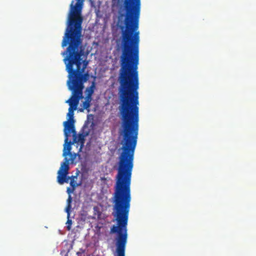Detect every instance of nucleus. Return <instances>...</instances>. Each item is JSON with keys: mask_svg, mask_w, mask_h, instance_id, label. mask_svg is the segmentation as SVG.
Instances as JSON below:
<instances>
[{"mask_svg": "<svg viewBox=\"0 0 256 256\" xmlns=\"http://www.w3.org/2000/svg\"><path fill=\"white\" fill-rule=\"evenodd\" d=\"M74 188H72V189L68 188V189H67V192L68 194H69V195H70V194L74 192Z\"/></svg>", "mask_w": 256, "mask_h": 256, "instance_id": "obj_15", "label": "nucleus"}, {"mask_svg": "<svg viewBox=\"0 0 256 256\" xmlns=\"http://www.w3.org/2000/svg\"><path fill=\"white\" fill-rule=\"evenodd\" d=\"M80 256H96L93 254L83 253L81 254Z\"/></svg>", "mask_w": 256, "mask_h": 256, "instance_id": "obj_14", "label": "nucleus"}, {"mask_svg": "<svg viewBox=\"0 0 256 256\" xmlns=\"http://www.w3.org/2000/svg\"><path fill=\"white\" fill-rule=\"evenodd\" d=\"M64 144L68 145V138L70 136V134H73V142L72 144H76L78 142L81 143L82 144H84V138L90 134V129L87 126H84L82 129V132L76 135V132L75 131L74 126L72 123L68 122H64Z\"/></svg>", "mask_w": 256, "mask_h": 256, "instance_id": "obj_3", "label": "nucleus"}, {"mask_svg": "<svg viewBox=\"0 0 256 256\" xmlns=\"http://www.w3.org/2000/svg\"><path fill=\"white\" fill-rule=\"evenodd\" d=\"M71 144L72 142L70 141H69L68 145L64 144L62 156H69L70 158L68 160L67 158H65V162L62 164L60 168H59L58 170V184H64V182H68V178H66V176L68 174L69 169L68 162H70L71 164H74L77 156V154H73L70 152Z\"/></svg>", "mask_w": 256, "mask_h": 256, "instance_id": "obj_2", "label": "nucleus"}, {"mask_svg": "<svg viewBox=\"0 0 256 256\" xmlns=\"http://www.w3.org/2000/svg\"><path fill=\"white\" fill-rule=\"evenodd\" d=\"M90 2L91 4H94V2H93L92 0H90Z\"/></svg>", "mask_w": 256, "mask_h": 256, "instance_id": "obj_18", "label": "nucleus"}, {"mask_svg": "<svg viewBox=\"0 0 256 256\" xmlns=\"http://www.w3.org/2000/svg\"><path fill=\"white\" fill-rule=\"evenodd\" d=\"M67 228L68 230H70L71 229V225L72 224V221L70 219L68 218V220L67 221Z\"/></svg>", "mask_w": 256, "mask_h": 256, "instance_id": "obj_10", "label": "nucleus"}, {"mask_svg": "<svg viewBox=\"0 0 256 256\" xmlns=\"http://www.w3.org/2000/svg\"><path fill=\"white\" fill-rule=\"evenodd\" d=\"M114 256H125V252H115Z\"/></svg>", "mask_w": 256, "mask_h": 256, "instance_id": "obj_12", "label": "nucleus"}, {"mask_svg": "<svg viewBox=\"0 0 256 256\" xmlns=\"http://www.w3.org/2000/svg\"><path fill=\"white\" fill-rule=\"evenodd\" d=\"M96 228H98L100 230V226H97Z\"/></svg>", "mask_w": 256, "mask_h": 256, "instance_id": "obj_16", "label": "nucleus"}, {"mask_svg": "<svg viewBox=\"0 0 256 256\" xmlns=\"http://www.w3.org/2000/svg\"><path fill=\"white\" fill-rule=\"evenodd\" d=\"M72 202V198L70 195H68V198L67 200V205L71 206V202Z\"/></svg>", "mask_w": 256, "mask_h": 256, "instance_id": "obj_13", "label": "nucleus"}, {"mask_svg": "<svg viewBox=\"0 0 256 256\" xmlns=\"http://www.w3.org/2000/svg\"><path fill=\"white\" fill-rule=\"evenodd\" d=\"M84 0H72L68 14H82Z\"/></svg>", "mask_w": 256, "mask_h": 256, "instance_id": "obj_4", "label": "nucleus"}, {"mask_svg": "<svg viewBox=\"0 0 256 256\" xmlns=\"http://www.w3.org/2000/svg\"><path fill=\"white\" fill-rule=\"evenodd\" d=\"M71 208H72L71 205L66 206L65 210H66V213L68 214V218H69L70 212Z\"/></svg>", "mask_w": 256, "mask_h": 256, "instance_id": "obj_9", "label": "nucleus"}, {"mask_svg": "<svg viewBox=\"0 0 256 256\" xmlns=\"http://www.w3.org/2000/svg\"><path fill=\"white\" fill-rule=\"evenodd\" d=\"M92 95H86V97H85V102H91V100H92Z\"/></svg>", "mask_w": 256, "mask_h": 256, "instance_id": "obj_11", "label": "nucleus"}, {"mask_svg": "<svg viewBox=\"0 0 256 256\" xmlns=\"http://www.w3.org/2000/svg\"><path fill=\"white\" fill-rule=\"evenodd\" d=\"M96 85V84L95 83V82L94 81L92 82V84H91L90 86L86 88V90H85V92H86V95H92L94 92V90L95 89V86Z\"/></svg>", "mask_w": 256, "mask_h": 256, "instance_id": "obj_5", "label": "nucleus"}, {"mask_svg": "<svg viewBox=\"0 0 256 256\" xmlns=\"http://www.w3.org/2000/svg\"><path fill=\"white\" fill-rule=\"evenodd\" d=\"M94 218H100L101 216V212L100 210V209L97 206L94 207Z\"/></svg>", "mask_w": 256, "mask_h": 256, "instance_id": "obj_6", "label": "nucleus"}, {"mask_svg": "<svg viewBox=\"0 0 256 256\" xmlns=\"http://www.w3.org/2000/svg\"><path fill=\"white\" fill-rule=\"evenodd\" d=\"M112 227H110V232H112Z\"/></svg>", "mask_w": 256, "mask_h": 256, "instance_id": "obj_17", "label": "nucleus"}, {"mask_svg": "<svg viewBox=\"0 0 256 256\" xmlns=\"http://www.w3.org/2000/svg\"><path fill=\"white\" fill-rule=\"evenodd\" d=\"M82 30H66L62 42V46H67L61 54L64 56V62L66 70L68 74L67 82L69 90L72 91L70 98L66 103L68 104V122L74 125V111L76 110L79 100L82 98V91L84 83L88 78V73H84L88 65V62L82 60V56L84 51L81 39Z\"/></svg>", "mask_w": 256, "mask_h": 256, "instance_id": "obj_1", "label": "nucleus"}, {"mask_svg": "<svg viewBox=\"0 0 256 256\" xmlns=\"http://www.w3.org/2000/svg\"><path fill=\"white\" fill-rule=\"evenodd\" d=\"M74 176H72V180L70 182V186L72 188H74V190H75V188L78 186V184L74 181Z\"/></svg>", "mask_w": 256, "mask_h": 256, "instance_id": "obj_8", "label": "nucleus"}, {"mask_svg": "<svg viewBox=\"0 0 256 256\" xmlns=\"http://www.w3.org/2000/svg\"><path fill=\"white\" fill-rule=\"evenodd\" d=\"M90 102H88L84 101L83 102V109H80V111L82 112L84 110V109H85V110H87L89 112L90 110L88 108H90Z\"/></svg>", "mask_w": 256, "mask_h": 256, "instance_id": "obj_7", "label": "nucleus"}]
</instances>
